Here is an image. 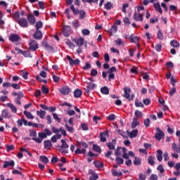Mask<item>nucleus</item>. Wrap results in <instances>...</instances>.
Here are the masks:
<instances>
[{
	"instance_id": "obj_1",
	"label": "nucleus",
	"mask_w": 180,
	"mask_h": 180,
	"mask_svg": "<svg viewBox=\"0 0 180 180\" xmlns=\"http://www.w3.org/2000/svg\"><path fill=\"white\" fill-rule=\"evenodd\" d=\"M17 22L20 26V27L26 28L29 27V22L25 18H20L17 20Z\"/></svg>"
},
{
	"instance_id": "obj_2",
	"label": "nucleus",
	"mask_w": 180,
	"mask_h": 180,
	"mask_svg": "<svg viewBox=\"0 0 180 180\" xmlns=\"http://www.w3.org/2000/svg\"><path fill=\"white\" fill-rule=\"evenodd\" d=\"M59 92L62 95H69L70 92H71V89L68 86H63L59 89Z\"/></svg>"
},
{
	"instance_id": "obj_3",
	"label": "nucleus",
	"mask_w": 180,
	"mask_h": 180,
	"mask_svg": "<svg viewBox=\"0 0 180 180\" xmlns=\"http://www.w3.org/2000/svg\"><path fill=\"white\" fill-rule=\"evenodd\" d=\"M67 59L68 60L69 64L71 65V67L73 65H79V63H81L79 59L73 60L72 58H71L70 56H67Z\"/></svg>"
},
{
	"instance_id": "obj_4",
	"label": "nucleus",
	"mask_w": 180,
	"mask_h": 180,
	"mask_svg": "<svg viewBox=\"0 0 180 180\" xmlns=\"http://www.w3.org/2000/svg\"><path fill=\"white\" fill-rule=\"evenodd\" d=\"M61 143H62V146H60V148L61 150H63L62 153H63V154H68V150L67 148H68L70 146L67 144V142H65V140L64 139L61 140Z\"/></svg>"
},
{
	"instance_id": "obj_5",
	"label": "nucleus",
	"mask_w": 180,
	"mask_h": 180,
	"mask_svg": "<svg viewBox=\"0 0 180 180\" xmlns=\"http://www.w3.org/2000/svg\"><path fill=\"white\" fill-rule=\"evenodd\" d=\"M156 131L158 132L155 134V139L160 141L161 139L165 136V134H164V132H162V131H161V129H160L158 127L156 128Z\"/></svg>"
},
{
	"instance_id": "obj_6",
	"label": "nucleus",
	"mask_w": 180,
	"mask_h": 180,
	"mask_svg": "<svg viewBox=\"0 0 180 180\" xmlns=\"http://www.w3.org/2000/svg\"><path fill=\"white\" fill-rule=\"evenodd\" d=\"M30 49L32 51H36L37 49H39V46L37 45V41L34 40H30L29 43Z\"/></svg>"
},
{
	"instance_id": "obj_7",
	"label": "nucleus",
	"mask_w": 180,
	"mask_h": 180,
	"mask_svg": "<svg viewBox=\"0 0 180 180\" xmlns=\"http://www.w3.org/2000/svg\"><path fill=\"white\" fill-rule=\"evenodd\" d=\"M127 134L129 139H134L137 137V134H139V130L138 129H134L131 132L129 131H127Z\"/></svg>"
},
{
	"instance_id": "obj_8",
	"label": "nucleus",
	"mask_w": 180,
	"mask_h": 180,
	"mask_svg": "<svg viewBox=\"0 0 180 180\" xmlns=\"http://www.w3.org/2000/svg\"><path fill=\"white\" fill-rule=\"evenodd\" d=\"M143 13H137V12H135L134 13V20H136V22H143Z\"/></svg>"
},
{
	"instance_id": "obj_9",
	"label": "nucleus",
	"mask_w": 180,
	"mask_h": 180,
	"mask_svg": "<svg viewBox=\"0 0 180 180\" xmlns=\"http://www.w3.org/2000/svg\"><path fill=\"white\" fill-rule=\"evenodd\" d=\"M95 88H96V84H92L91 82H87V86L85 89V91L86 92H87V94H89V91H94Z\"/></svg>"
},
{
	"instance_id": "obj_10",
	"label": "nucleus",
	"mask_w": 180,
	"mask_h": 180,
	"mask_svg": "<svg viewBox=\"0 0 180 180\" xmlns=\"http://www.w3.org/2000/svg\"><path fill=\"white\" fill-rule=\"evenodd\" d=\"M10 41H12V43H15V41H19L20 40V37L18 35V34H12L9 37Z\"/></svg>"
},
{
	"instance_id": "obj_11",
	"label": "nucleus",
	"mask_w": 180,
	"mask_h": 180,
	"mask_svg": "<svg viewBox=\"0 0 180 180\" xmlns=\"http://www.w3.org/2000/svg\"><path fill=\"white\" fill-rule=\"evenodd\" d=\"M33 37L36 40H41V39L43 38V34L41 33V31L37 30L33 35Z\"/></svg>"
},
{
	"instance_id": "obj_12",
	"label": "nucleus",
	"mask_w": 180,
	"mask_h": 180,
	"mask_svg": "<svg viewBox=\"0 0 180 180\" xmlns=\"http://www.w3.org/2000/svg\"><path fill=\"white\" fill-rule=\"evenodd\" d=\"M124 94L123 95L124 98H126V99H130V92H131V89L129 87H124Z\"/></svg>"
},
{
	"instance_id": "obj_13",
	"label": "nucleus",
	"mask_w": 180,
	"mask_h": 180,
	"mask_svg": "<svg viewBox=\"0 0 180 180\" xmlns=\"http://www.w3.org/2000/svg\"><path fill=\"white\" fill-rule=\"evenodd\" d=\"M27 20L30 25H33L36 23V18H34V15H33L32 14H29L27 15Z\"/></svg>"
},
{
	"instance_id": "obj_14",
	"label": "nucleus",
	"mask_w": 180,
	"mask_h": 180,
	"mask_svg": "<svg viewBox=\"0 0 180 180\" xmlns=\"http://www.w3.org/2000/svg\"><path fill=\"white\" fill-rule=\"evenodd\" d=\"M8 167H15V161L11 160L10 162L4 161L3 168H8Z\"/></svg>"
},
{
	"instance_id": "obj_15",
	"label": "nucleus",
	"mask_w": 180,
	"mask_h": 180,
	"mask_svg": "<svg viewBox=\"0 0 180 180\" xmlns=\"http://www.w3.org/2000/svg\"><path fill=\"white\" fill-rule=\"evenodd\" d=\"M74 96L75 98H81V96H82V90L76 89L74 91Z\"/></svg>"
},
{
	"instance_id": "obj_16",
	"label": "nucleus",
	"mask_w": 180,
	"mask_h": 180,
	"mask_svg": "<svg viewBox=\"0 0 180 180\" xmlns=\"http://www.w3.org/2000/svg\"><path fill=\"white\" fill-rule=\"evenodd\" d=\"M73 41L76 43L78 47H81L84 44V38L74 39Z\"/></svg>"
},
{
	"instance_id": "obj_17",
	"label": "nucleus",
	"mask_w": 180,
	"mask_h": 180,
	"mask_svg": "<svg viewBox=\"0 0 180 180\" xmlns=\"http://www.w3.org/2000/svg\"><path fill=\"white\" fill-rule=\"evenodd\" d=\"M19 53L22 54V56H24V57H29L30 58H32V57H33L32 56V54L30 53V52H29V51L19 50Z\"/></svg>"
},
{
	"instance_id": "obj_18",
	"label": "nucleus",
	"mask_w": 180,
	"mask_h": 180,
	"mask_svg": "<svg viewBox=\"0 0 180 180\" xmlns=\"http://www.w3.org/2000/svg\"><path fill=\"white\" fill-rule=\"evenodd\" d=\"M108 136V132L103 131L100 134L101 141L105 143L106 141V136Z\"/></svg>"
},
{
	"instance_id": "obj_19",
	"label": "nucleus",
	"mask_w": 180,
	"mask_h": 180,
	"mask_svg": "<svg viewBox=\"0 0 180 180\" xmlns=\"http://www.w3.org/2000/svg\"><path fill=\"white\" fill-rule=\"evenodd\" d=\"M6 107L10 108V109L11 110V112H13V113H16V112H18V109L15 107V105H13V104L11 103H8L6 104Z\"/></svg>"
},
{
	"instance_id": "obj_20",
	"label": "nucleus",
	"mask_w": 180,
	"mask_h": 180,
	"mask_svg": "<svg viewBox=\"0 0 180 180\" xmlns=\"http://www.w3.org/2000/svg\"><path fill=\"white\" fill-rule=\"evenodd\" d=\"M153 6H154L155 11L159 12V13H161V14L162 13V8H161V6L160 5V3L153 4Z\"/></svg>"
},
{
	"instance_id": "obj_21",
	"label": "nucleus",
	"mask_w": 180,
	"mask_h": 180,
	"mask_svg": "<svg viewBox=\"0 0 180 180\" xmlns=\"http://www.w3.org/2000/svg\"><path fill=\"white\" fill-rule=\"evenodd\" d=\"M137 120V117H134L131 123V129H136V127L140 124V122H139Z\"/></svg>"
},
{
	"instance_id": "obj_22",
	"label": "nucleus",
	"mask_w": 180,
	"mask_h": 180,
	"mask_svg": "<svg viewBox=\"0 0 180 180\" xmlns=\"http://www.w3.org/2000/svg\"><path fill=\"white\" fill-rule=\"evenodd\" d=\"M155 158L150 155L148 157V162L150 165H151L152 167L155 165Z\"/></svg>"
},
{
	"instance_id": "obj_23",
	"label": "nucleus",
	"mask_w": 180,
	"mask_h": 180,
	"mask_svg": "<svg viewBox=\"0 0 180 180\" xmlns=\"http://www.w3.org/2000/svg\"><path fill=\"white\" fill-rule=\"evenodd\" d=\"M156 158H157L158 160H159L160 162H161V161H162V150H157Z\"/></svg>"
},
{
	"instance_id": "obj_24",
	"label": "nucleus",
	"mask_w": 180,
	"mask_h": 180,
	"mask_svg": "<svg viewBox=\"0 0 180 180\" xmlns=\"http://www.w3.org/2000/svg\"><path fill=\"white\" fill-rule=\"evenodd\" d=\"M1 116H2V117H4L5 119L11 118V115H10L9 112H8V110H2Z\"/></svg>"
},
{
	"instance_id": "obj_25",
	"label": "nucleus",
	"mask_w": 180,
	"mask_h": 180,
	"mask_svg": "<svg viewBox=\"0 0 180 180\" xmlns=\"http://www.w3.org/2000/svg\"><path fill=\"white\" fill-rule=\"evenodd\" d=\"M129 39L131 40V43H139V37H134V34H131L129 36Z\"/></svg>"
},
{
	"instance_id": "obj_26",
	"label": "nucleus",
	"mask_w": 180,
	"mask_h": 180,
	"mask_svg": "<svg viewBox=\"0 0 180 180\" xmlns=\"http://www.w3.org/2000/svg\"><path fill=\"white\" fill-rule=\"evenodd\" d=\"M101 92L103 95H109V88L108 86L101 87Z\"/></svg>"
},
{
	"instance_id": "obj_27",
	"label": "nucleus",
	"mask_w": 180,
	"mask_h": 180,
	"mask_svg": "<svg viewBox=\"0 0 180 180\" xmlns=\"http://www.w3.org/2000/svg\"><path fill=\"white\" fill-rule=\"evenodd\" d=\"M37 116H39L41 119H43L46 116V111L43 110H37Z\"/></svg>"
},
{
	"instance_id": "obj_28",
	"label": "nucleus",
	"mask_w": 180,
	"mask_h": 180,
	"mask_svg": "<svg viewBox=\"0 0 180 180\" xmlns=\"http://www.w3.org/2000/svg\"><path fill=\"white\" fill-rule=\"evenodd\" d=\"M44 148H46V150H50V148H51V141H50L49 140H46L44 142Z\"/></svg>"
},
{
	"instance_id": "obj_29",
	"label": "nucleus",
	"mask_w": 180,
	"mask_h": 180,
	"mask_svg": "<svg viewBox=\"0 0 180 180\" xmlns=\"http://www.w3.org/2000/svg\"><path fill=\"white\" fill-rule=\"evenodd\" d=\"M86 150L85 148L81 149V148H77L75 151V154H85Z\"/></svg>"
},
{
	"instance_id": "obj_30",
	"label": "nucleus",
	"mask_w": 180,
	"mask_h": 180,
	"mask_svg": "<svg viewBox=\"0 0 180 180\" xmlns=\"http://www.w3.org/2000/svg\"><path fill=\"white\" fill-rule=\"evenodd\" d=\"M172 148L174 151H176V153H180V147L176 145V143H173L172 145Z\"/></svg>"
},
{
	"instance_id": "obj_31",
	"label": "nucleus",
	"mask_w": 180,
	"mask_h": 180,
	"mask_svg": "<svg viewBox=\"0 0 180 180\" xmlns=\"http://www.w3.org/2000/svg\"><path fill=\"white\" fill-rule=\"evenodd\" d=\"M77 147H79L80 148H81V146H82V147H84V148H88V144L86 143H85V142L77 141Z\"/></svg>"
},
{
	"instance_id": "obj_32",
	"label": "nucleus",
	"mask_w": 180,
	"mask_h": 180,
	"mask_svg": "<svg viewBox=\"0 0 180 180\" xmlns=\"http://www.w3.org/2000/svg\"><path fill=\"white\" fill-rule=\"evenodd\" d=\"M105 9H107V11H110V9H112L113 8V4L112 2L108 1L107 2L104 6Z\"/></svg>"
},
{
	"instance_id": "obj_33",
	"label": "nucleus",
	"mask_w": 180,
	"mask_h": 180,
	"mask_svg": "<svg viewBox=\"0 0 180 180\" xmlns=\"http://www.w3.org/2000/svg\"><path fill=\"white\" fill-rule=\"evenodd\" d=\"M63 35L65 37H69L70 36V27H65L63 29Z\"/></svg>"
},
{
	"instance_id": "obj_34",
	"label": "nucleus",
	"mask_w": 180,
	"mask_h": 180,
	"mask_svg": "<svg viewBox=\"0 0 180 180\" xmlns=\"http://www.w3.org/2000/svg\"><path fill=\"white\" fill-rule=\"evenodd\" d=\"M29 132L30 137H32V139H36V137L37 136V132H36V131L33 129H30Z\"/></svg>"
},
{
	"instance_id": "obj_35",
	"label": "nucleus",
	"mask_w": 180,
	"mask_h": 180,
	"mask_svg": "<svg viewBox=\"0 0 180 180\" xmlns=\"http://www.w3.org/2000/svg\"><path fill=\"white\" fill-rule=\"evenodd\" d=\"M39 160H41V162L44 164H49V158L44 155L40 156Z\"/></svg>"
},
{
	"instance_id": "obj_36",
	"label": "nucleus",
	"mask_w": 180,
	"mask_h": 180,
	"mask_svg": "<svg viewBox=\"0 0 180 180\" xmlns=\"http://www.w3.org/2000/svg\"><path fill=\"white\" fill-rule=\"evenodd\" d=\"M111 172L114 176H122L123 175V173L122 172H117L115 169H112Z\"/></svg>"
},
{
	"instance_id": "obj_37",
	"label": "nucleus",
	"mask_w": 180,
	"mask_h": 180,
	"mask_svg": "<svg viewBox=\"0 0 180 180\" xmlns=\"http://www.w3.org/2000/svg\"><path fill=\"white\" fill-rule=\"evenodd\" d=\"M70 9L72 11V13H74V15H78L79 13V10L75 8L74 5L70 6Z\"/></svg>"
},
{
	"instance_id": "obj_38",
	"label": "nucleus",
	"mask_w": 180,
	"mask_h": 180,
	"mask_svg": "<svg viewBox=\"0 0 180 180\" xmlns=\"http://www.w3.org/2000/svg\"><path fill=\"white\" fill-rule=\"evenodd\" d=\"M157 39H158V40H163L164 39V34H162V32H161V30L158 31Z\"/></svg>"
},
{
	"instance_id": "obj_39",
	"label": "nucleus",
	"mask_w": 180,
	"mask_h": 180,
	"mask_svg": "<svg viewBox=\"0 0 180 180\" xmlns=\"http://www.w3.org/2000/svg\"><path fill=\"white\" fill-rule=\"evenodd\" d=\"M79 19H84L85 18V15H86V13L84 10L79 11Z\"/></svg>"
},
{
	"instance_id": "obj_40",
	"label": "nucleus",
	"mask_w": 180,
	"mask_h": 180,
	"mask_svg": "<svg viewBox=\"0 0 180 180\" xmlns=\"http://www.w3.org/2000/svg\"><path fill=\"white\" fill-rule=\"evenodd\" d=\"M24 115L26 116L27 119H34V117L32 115V113L27 112V111H24Z\"/></svg>"
},
{
	"instance_id": "obj_41",
	"label": "nucleus",
	"mask_w": 180,
	"mask_h": 180,
	"mask_svg": "<svg viewBox=\"0 0 180 180\" xmlns=\"http://www.w3.org/2000/svg\"><path fill=\"white\" fill-rule=\"evenodd\" d=\"M170 46H172V47H179V42L176 40L171 41Z\"/></svg>"
},
{
	"instance_id": "obj_42",
	"label": "nucleus",
	"mask_w": 180,
	"mask_h": 180,
	"mask_svg": "<svg viewBox=\"0 0 180 180\" xmlns=\"http://www.w3.org/2000/svg\"><path fill=\"white\" fill-rule=\"evenodd\" d=\"M134 165H141V159L139 158L135 157V160H134Z\"/></svg>"
},
{
	"instance_id": "obj_43",
	"label": "nucleus",
	"mask_w": 180,
	"mask_h": 180,
	"mask_svg": "<svg viewBox=\"0 0 180 180\" xmlns=\"http://www.w3.org/2000/svg\"><path fill=\"white\" fill-rule=\"evenodd\" d=\"M153 47L155 48V50L160 53L162 49V45H161V44H156L155 46H153Z\"/></svg>"
},
{
	"instance_id": "obj_44",
	"label": "nucleus",
	"mask_w": 180,
	"mask_h": 180,
	"mask_svg": "<svg viewBox=\"0 0 180 180\" xmlns=\"http://www.w3.org/2000/svg\"><path fill=\"white\" fill-rule=\"evenodd\" d=\"M52 116L54 119V120H56V122H58V123H60L61 122V118L58 117V115H57V113H53Z\"/></svg>"
},
{
	"instance_id": "obj_45",
	"label": "nucleus",
	"mask_w": 180,
	"mask_h": 180,
	"mask_svg": "<svg viewBox=\"0 0 180 180\" xmlns=\"http://www.w3.org/2000/svg\"><path fill=\"white\" fill-rule=\"evenodd\" d=\"M115 161L118 165H121L122 164H123L124 162V160L123 159H122V158H120V157H117L115 159Z\"/></svg>"
},
{
	"instance_id": "obj_46",
	"label": "nucleus",
	"mask_w": 180,
	"mask_h": 180,
	"mask_svg": "<svg viewBox=\"0 0 180 180\" xmlns=\"http://www.w3.org/2000/svg\"><path fill=\"white\" fill-rule=\"evenodd\" d=\"M35 27L37 30H39V29H41L43 27V22L41 21H38L36 22Z\"/></svg>"
},
{
	"instance_id": "obj_47",
	"label": "nucleus",
	"mask_w": 180,
	"mask_h": 180,
	"mask_svg": "<svg viewBox=\"0 0 180 180\" xmlns=\"http://www.w3.org/2000/svg\"><path fill=\"white\" fill-rule=\"evenodd\" d=\"M91 67L92 66L91 65V63H89V62H86L85 65L83 67V70L86 71V70H91Z\"/></svg>"
},
{
	"instance_id": "obj_48",
	"label": "nucleus",
	"mask_w": 180,
	"mask_h": 180,
	"mask_svg": "<svg viewBox=\"0 0 180 180\" xmlns=\"http://www.w3.org/2000/svg\"><path fill=\"white\" fill-rule=\"evenodd\" d=\"M22 72V77L24 79H27L29 78V72H25V70H21Z\"/></svg>"
},
{
	"instance_id": "obj_49",
	"label": "nucleus",
	"mask_w": 180,
	"mask_h": 180,
	"mask_svg": "<svg viewBox=\"0 0 180 180\" xmlns=\"http://www.w3.org/2000/svg\"><path fill=\"white\" fill-rule=\"evenodd\" d=\"M94 165L96 168H103V162H94Z\"/></svg>"
},
{
	"instance_id": "obj_50",
	"label": "nucleus",
	"mask_w": 180,
	"mask_h": 180,
	"mask_svg": "<svg viewBox=\"0 0 180 180\" xmlns=\"http://www.w3.org/2000/svg\"><path fill=\"white\" fill-rule=\"evenodd\" d=\"M41 91H42V94H44V95L49 94V88L46 87V86L42 85L41 87Z\"/></svg>"
},
{
	"instance_id": "obj_51",
	"label": "nucleus",
	"mask_w": 180,
	"mask_h": 180,
	"mask_svg": "<svg viewBox=\"0 0 180 180\" xmlns=\"http://www.w3.org/2000/svg\"><path fill=\"white\" fill-rule=\"evenodd\" d=\"M93 150L94 151H96V153H101V147H99V146L98 145H93Z\"/></svg>"
},
{
	"instance_id": "obj_52",
	"label": "nucleus",
	"mask_w": 180,
	"mask_h": 180,
	"mask_svg": "<svg viewBox=\"0 0 180 180\" xmlns=\"http://www.w3.org/2000/svg\"><path fill=\"white\" fill-rule=\"evenodd\" d=\"M44 47H45V49H46V50H49L50 51H53V47H51V46L49 45V44H47L46 42H44L43 44Z\"/></svg>"
},
{
	"instance_id": "obj_53",
	"label": "nucleus",
	"mask_w": 180,
	"mask_h": 180,
	"mask_svg": "<svg viewBox=\"0 0 180 180\" xmlns=\"http://www.w3.org/2000/svg\"><path fill=\"white\" fill-rule=\"evenodd\" d=\"M107 147H108L109 150H115V144L112 142H108L106 143Z\"/></svg>"
},
{
	"instance_id": "obj_54",
	"label": "nucleus",
	"mask_w": 180,
	"mask_h": 180,
	"mask_svg": "<svg viewBox=\"0 0 180 180\" xmlns=\"http://www.w3.org/2000/svg\"><path fill=\"white\" fill-rule=\"evenodd\" d=\"M82 33L84 36H89V33H91V32L88 29H83L82 30Z\"/></svg>"
},
{
	"instance_id": "obj_55",
	"label": "nucleus",
	"mask_w": 180,
	"mask_h": 180,
	"mask_svg": "<svg viewBox=\"0 0 180 180\" xmlns=\"http://www.w3.org/2000/svg\"><path fill=\"white\" fill-rule=\"evenodd\" d=\"M135 106H136V108H144V104H143L142 102H139V101H136Z\"/></svg>"
},
{
	"instance_id": "obj_56",
	"label": "nucleus",
	"mask_w": 180,
	"mask_h": 180,
	"mask_svg": "<svg viewBox=\"0 0 180 180\" xmlns=\"http://www.w3.org/2000/svg\"><path fill=\"white\" fill-rule=\"evenodd\" d=\"M157 169L160 172V174H164V172H165L164 167H162V165H159Z\"/></svg>"
},
{
	"instance_id": "obj_57",
	"label": "nucleus",
	"mask_w": 180,
	"mask_h": 180,
	"mask_svg": "<svg viewBox=\"0 0 180 180\" xmlns=\"http://www.w3.org/2000/svg\"><path fill=\"white\" fill-rule=\"evenodd\" d=\"M38 136L40 139L43 140V139H47V135L44 132H39Z\"/></svg>"
},
{
	"instance_id": "obj_58",
	"label": "nucleus",
	"mask_w": 180,
	"mask_h": 180,
	"mask_svg": "<svg viewBox=\"0 0 180 180\" xmlns=\"http://www.w3.org/2000/svg\"><path fill=\"white\" fill-rule=\"evenodd\" d=\"M117 32V26L112 25L110 28V32L111 33H116Z\"/></svg>"
},
{
	"instance_id": "obj_59",
	"label": "nucleus",
	"mask_w": 180,
	"mask_h": 180,
	"mask_svg": "<svg viewBox=\"0 0 180 180\" xmlns=\"http://www.w3.org/2000/svg\"><path fill=\"white\" fill-rule=\"evenodd\" d=\"M81 127H82V129L84 130V131L89 130V128L88 127V125L86 124H82Z\"/></svg>"
},
{
	"instance_id": "obj_60",
	"label": "nucleus",
	"mask_w": 180,
	"mask_h": 180,
	"mask_svg": "<svg viewBox=\"0 0 180 180\" xmlns=\"http://www.w3.org/2000/svg\"><path fill=\"white\" fill-rule=\"evenodd\" d=\"M108 120L113 121L116 119V115L115 114H111L108 117H107Z\"/></svg>"
},
{
	"instance_id": "obj_61",
	"label": "nucleus",
	"mask_w": 180,
	"mask_h": 180,
	"mask_svg": "<svg viewBox=\"0 0 180 180\" xmlns=\"http://www.w3.org/2000/svg\"><path fill=\"white\" fill-rule=\"evenodd\" d=\"M99 178V176H98V174H91V176L89 178V180H96Z\"/></svg>"
},
{
	"instance_id": "obj_62",
	"label": "nucleus",
	"mask_w": 180,
	"mask_h": 180,
	"mask_svg": "<svg viewBox=\"0 0 180 180\" xmlns=\"http://www.w3.org/2000/svg\"><path fill=\"white\" fill-rule=\"evenodd\" d=\"M91 75H92V77H96V75H98V70H95V69H92L91 70Z\"/></svg>"
},
{
	"instance_id": "obj_63",
	"label": "nucleus",
	"mask_w": 180,
	"mask_h": 180,
	"mask_svg": "<svg viewBox=\"0 0 180 180\" xmlns=\"http://www.w3.org/2000/svg\"><path fill=\"white\" fill-rule=\"evenodd\" d=\"M123 22L124 23V25H130V19L127 17H125L124 19H123Z\"/></svg>"
},
{
	"instance_id": "obj_64",
	"label": "nucleus",
	"mask_w": 180,
	"mask_h": 180,
	"mask_svg": "<svg viewBox=\"0 0 180 180\" xmlns=\"http://www.w3.org/2000/svg\"><path fill=\"white\" fill-rule=\"evenodd\" d=\"M144 124H145L146 127H150V120H149V118H146L144 120Z\"/></svg>"
}]
</instances>
